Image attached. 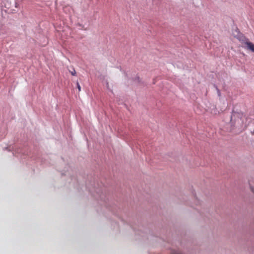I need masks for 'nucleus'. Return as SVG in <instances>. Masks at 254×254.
<instances>
[{"instance_id":"nucleus-1","label":"nucleus","mask_w":254,"mask_h":254,"mask_svg":"<svg viewBox=\"0 0 254 254\" xmlns=\"http://www.w3.org/2000/svg\"><path fill=\"white\" fill-rule=\"evenodd\" d=\"M241 43L243 44V47L254 53V44L250 42L248 38L244 37L240 40Z\"/></svg>"},{"instance_id":"nucleus-4","label":"nucleus","mask_w":254,"mask_h":254,"mask_svg":"<svg viewBox=\"0 0 254 254\" xmlns=\"http://www.w3.org/2000/svg\"><path fill=\"white\" fill-rule=\"evenodd\" d=\"M75 73H76V72H75V70H74V71H73V72H71V74H72V75H75Z\"/></svg>"},{"instance_id":"nucleus-5","label":"nucleus","mask_w":254,"mask_h":254,"mask_svg":"<svg viewBox=\"0 0 254 254\" xmlns=\"http://www.w3.org/2000/svg\"><path fill=\"white\" fill-rule=\"evenodd\" d=\"M251 190H252V191L254 193V188L252 187Z\"/></svg>"},{"instance_id":"nucleus-6","label":"nucleus","mask_w":254,"mask_h":254,"mask_svg":"<svg viewBox=\"0 0 254 254\" xmlns=\"http://www.w3.org/2000/svg\"><path fill=\"white\" fill-rule=\"evenodd\" d=\"M252 133L253 134H254V130L253 131H252Z\"/></svg>"},{"instance_id":"nucleus-2","label":"nucleus","mask_w":254,"mask_h":254,"mask_svg":"<svg viewBox=\"0 0 254 254\" xmlns=\"http://www.w3.org/2000/svg\"><path fill=\"white\" fill-rule=\"evenodd\" d=\"M77 88H78V90H79V91H80V90H81V87H80V86L79 84L78 83V82H77Z\"/></svg>"},{"instance_id":"nucleus-3","label":"nucleus","mask_w":254,"mask_h":254,"mask_svg":"<svg viewBox=\"0 0 254 254\" xmlns=\"http://www.w3.org/2000/svg\"><path fill=\"white\" fill-rule=\"evenodd\" d=\"M171 254H180L178 252L175 251H172Z\"/></svg>"}]
</instances>
